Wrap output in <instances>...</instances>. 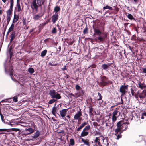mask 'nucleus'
<instances>
[{
    "instance_id": "6e6552de",
    "label": "nucleus",
    "mask_w": 146,
    "mask_h": 146,
    "mask_svg": "<svg viewBox=\"0 0 146 146\" xmlns=\"http://www.w3.org/2000/svg\"><path fill=\"white\" fill-rule=\"evenodd\" d=\"M33 18L34 20H40L42 17L43 15L41 13H39L38 14H35L34 13H33Z\"/></svg>"
},
{
    "instance_id": "f3484780",
    "label": "nucleus",
    "mask_w": 146,
    "mask_h": 146,
    "mask_svg": "<svg viewBox=\"0 0 146 146\" xmlns=\"http://www.w3.org/2000/svg\"><path fill=\"white\" fill-rule=\"evenodd\" d=\"M13 7V6L10 5V9L7 10V16H11V15Z\"/></svg>"
},
{
    "instance_id": "473e14b6",
    "label": "nucleus",
    "mask_w": 146,
    "mask_h": 146,
    "mask_svg": "<svg viewBox=\"0 0 146 146\" xmlns=\"http://www.w3.org/2000/svg\"><path fill=\"white\" fill-rule=\"evenodd\" d=\"M103 9L104 10H106V9H109L110 10H113L112 8L108 5H106V6L104 7H103Z\"/></svg>"
},
{
    "instance_id": "2f4dec72",
    "label": "nucleus",
    "mask_w": 146,
    "mask_h": 146,
    "mask_svg": "<svg viewBox=\"0 0 146 146\" xmlns=\"http://www.w3.org/2000/svg\"><path fill=\"white\" fill-rule=\"evenodd\" d=\"M90 129V126L89 125H88L86 126L83 130L87 132H89V130Z\"/></svg>"
},
{
    "instance_id": "5701e85b",
    "label": "nucleus",
    "mask_w": 146,
    "mask_h": 146,
    "mask_svg": "<svg viewBox=\"0 0 146 146\" xmlns=\"http://www.w3.org/2000/svg\"><path fill=\"white\" fill-rule=\"evenodd\" d=\"M16 33L15 31H13L11 33V34L10 35V37L11 38V39H10L11 42L15 38V37Z\"/></svg>"
},
{
    "instance_id": "c85d7f7f",
    "label": "nucleus",
    "mask_w": 146,
    "mask_h": 146,
    "mask_svg": "<svg viewBox=\"0 0 146 146\" xmlns=\"http://www.w3.org/2000/svg\"><path fill=\"white\" fill-rule=\"evenodd\" d=\"M60 10V8L59 6H56L54 8V11L55 12V13H57V12H58Z\"/></svg>"
},
{
    "instance_id": "0e129e2a",
    "label": "nucleus",
    "mask_w": 146,
    "mask_h": 146,
    "mask_svg": "<svg viewBox=\"0 0 146 146\" xmlns=\"http://www.w3.org/2000/svg\"><path fill=\"white\" fill-rule=\"evenodd\" d=\"M6 129H0V131H6Z\"/></svg>"
},
{
    "instance_id": "b1692460",
    "label": "nucleus",
    "mask_w": 146,
    "mask_h": 146,
    "mask_svg": "<svg viewBox=\"0 0 146 146\" xmlns=\"http://www.w3.org/2000/svg\"><path fill=\"white\" fill-rule=\"evenodd\" d=\"M19 19V16L18 15H16L15 14L14 16L13 23H14L17 22Z\"/></svg>"
},
{
    "instance_id": "bb28decb",
    "label": "nucleus",
    "mask_w": 146,
    "mask_h": 146,
    "mask_svg": "<svg viewBox=\"0 0 146 146\" xmlns=\"http://www.w3.org/2000/svg\"><path fill=\"white\" fill-rule=\"evenodd\" d=\"M82 141L87 145H89V140L87 139H84L83 138H82Z\"/></svg>"
},
{
    "instance_id": "bf43d9fd",
    "label": "nucleus",
    "mask_w": 146,
    "mask_h": 146,
    "mask_svg": "<svg viewBox=\"0 0 146 146\" xmlns=\"http://www.w3.org/2000/svg\"><path fill=\"white\" fill-rule=\"evenodd\" d=\"M64 74H65V76H64V77L65 78H66V79L68 78V75L67 74H66L65 73H64Z\"/></svg>"
},
{
    "instance_id": "7ed1b4c3",
    "label": "nucleus",
    "mask_w": 146,
    "mask_h": 146,
    "mask_svg": "<svg viewBox=\"0 0 146 146\" xmlns=\"http://www.w3.org/2000/svg\"><path fill=\"white\" fill-rule=\"evenodd\" d=\"M111 108L112 110H113L112 114V120L113 122H115L117 117L120 115V112L118 111L119 106L116 107V106H113L111 107Z\"/></svg>"
},
{
    "instance_id": "1a4fd4ad",
    "label": "nucleus",
    "mask_w": 146,
    "mask_h": 146,
    "mask_svg": "<svg viewBox=\"0 0 146 146\" xmlns=\"http://www.w3.org/2000/svg\"><path fill=\"white\" fill-rule=\"evenodd\" d=\"M110 117H109L108 120L106 121V126H109L110 128H111L114 125L113 123L114 122H111V120L110 119Z\"/></svg>"
},
{
    "instance_id": "4be33fe9",
    "label": "nucleus",
    "mask_w": 146,
    "mask_h": 146,
    "mask_svg": "<svg viewBox=\"0 0 146 146\" xmlns=\"http://www.w3.org/2000/svg\"><path fill=\"white\" fill-rule=\"evenodd\" d=\"M89 132L84 131L83 130L81 134V137H84L87 136L89 134Z\"/></svg>"
},
{
    "instance_id": "864d4df0",
    "label": "nucleus",
    "mask_w": 146,
    "mask_h": 146,
    "mask_svg": "<svg viewBox=\"0 0 146 146\" xmlns=\"http://www.w3.org/2000/svg\"><path fill=\"white\" fill-rule=\"evenodd\" d=\"M7 24H8L11 19V16H7Z\"/></svg>"
},
{
    "instance_id": "774afa93",
    "label": "nucleus",
    "mask_w": 146,
    "mask_h": 146,
    "mask_svg": "<svg viewBox=\"0 0 146 146\" xmlns=\"http://www.w3.org/2000/svg\"><path fill=\"white\" fill-rule=\"evenodd\" d=\"M134 1L135 4H137V2L139 1V0H133Z\"/></svg>"
},
{
    "instance_id": "0eeeda50",
    "label": "nucleus",
    "mask_w": 146,
    "mask_h": 146,
    "mask_svg": "<svg viewBox=\"0 0 146 146\" xmlns=\"http://www.w3.org/2000/svg\"><path fill=\"white\" fill-rule=\"evenodd\" d=\"M82 115L81 111L80 109L78 111L77 113H76L74 117V119L75 120H81V117Z\"/></svg>"
},
{
    "instance_id": "9b49d317",
    "label": "nucleus",
    "mask_w": 146,
    "mask_h": 146,
    "mask_svg": "<svg viewBox=\"0 0 146 146\" xmlns=\"http://www.w3.org/2000/svg\"><path fill=\"white\" fill-rule=\"evenodd\" d=\"M77 91V92L75 94L76 98L82 96L84 95V92L82 89H81Z\"/></svg>"
},
{
    "instance_id": "aec40b11",
    "label": "nucleus",
    "mask_w": 146,
    "mask_h": 146,
    "mask_svg": "<svg viewBox=\"0 0 146 146\" xmlns=\"http://www.w3.org/2000/svg\"><path fill=\"white\" fill-rule=\"evenodd\" d=\"M138 87L140 88L141 89H143L146 87V86L144 83H141L139 81L138 82Z\"/></svg>"
},
{
    "instance_id": "8fccbe9b",
    "label": "nucleus",
    "mask_w": 146,
    "mask_h": 146,
    "mask_svg": "<svg viewBox=\"0 0 146 146\" xmlns=\"http://www.w3.org/2000/svg\"><path fill=\"white\" fill-rule=\"evenodd\" d=\"M75 88H76V89L77 90V91L81 89H82L81 88V87H80V86L78 84H77L76 85V86H75Z\"/></svg>"
},
{
    "instance_id": "69168bd1",
    "label": "nucleus",
    "mask_w": 146,
    "mask_h": 146,
    "mask_svg": "<svg viewBox=\"0 0 146 146\" xmlns=\"http://www.w3.org/2000/svg\"><path fill=\"white\" fill-rule=\"evenodd\" d=\"M121 103H119L118 104H123V100L122 98H121Z\"/></svg>"
},
{
    "instance_id": "ea45409f",
    "label": "nucleus",
    "mask_w": 146,
    "mask_h": 146,
    "mask_svg": "<svg viewBox=\"0 0 146 146\" xmlns=\"http://www.w3.org/2000/svg\"><path fill=\"white\" fill-rule=\"evenodd\" d=\"M58 135L60 137H62L65 135L64 131H61V132H58Z\"/></svg>"
},
{
    "instance_id": "f8f14e48",
    "label": "nucleus",
    "mask_w": 146,
    "mask_h": 146,
    "mask_svg": "<svg viewBox=\"0 0 146 146\" xmlns=\"http://www.w3.org/2000/svg\"><path fill=\"white\" fill-rule=\"evenodd\" d=\"M58 19V13H55L52 16V21L53 23H55Z\"/></svg>"
},
{
    "instance_id": "f03ea898",
    "label": "nucleus",
    "mask_w": 146,
    "mask_h": 146,
    "mask_svg": "<svg viewBox=\"0 0 146 146\" xmlns=\"http://www.w3.org/2000/svg\"><path fill=\"white\" fill-rule=\"evenodd\" d=\"M44 2L43 0H33L31 4V7L33 11L35 9L36 12L37 13L39 6L41 7Z\"/></svg>"
},
{
    "instance_id": "a211bd4d",
    "label": "nucleus",
    "mask_w": 146,
    "mask_h": 146,
    "mask_svg": "<svg viewBox=\"0 0 146 146\" xmlns=\"http://www.w3.org/2000/svg\"><path fill=\"white\" fill-rule=\"evenodd\" d=\"M100 139L98 137H96L94 141V146H102L100 145V143L99 141Z\"/></svg>"
},
{
    "instance_id": "393cba45",
    "label": "nucleus",
    "mask_w": 146,
    "mask_h": 146,
    "mask_svg": "<svg viewBox=\"0 0 146 146\" xmlns=\"http://www.w3.org/2000/svg\"><path fill=\"white\" fill-rule=\"evenodd\" d=\"M122 131L120 132L119 134L118 133H115V135L117 136V139L118 140L119 139L122 137L121 133L123 132Z\"/></svg>"
},
{
    "instance_id": "7c9ffc66",
    "label": "nucleus",
    "mask_w": 146,
    "mask_h": 146,
    "mask_svg": "<svg viewBox=\"0 0 146 146\" xmlns=\"http://www.w3.org/2000/svg\"><path fill=\"white\" fill-rule=\"evenodd\" d=\"M47 52V50H45L42 52L41 54V56L42 57H44L46 54Z\"/></svg>"
},
{
    "instance_id": "680f3d73",
    "label": "nucleus",
    "mask_w": 146,
    "mask_h": 146,
    "mask_svg": "<svg viewBox=\"0 0 146 146\" xmlns=\"http://www.w3.org/2000/svg\"><path fill=\"white\" fill-rule=\"evenodd\" d=\"M82 129V127L80 126L77 129V132H78L79 131H80Z\"/></svg>"
},
{
    "instance_id": "79ce46f5",
    "label": "nucleus",
    "mask_w": 146,
    "mask_h": 146,
    "mask_svg": "<svg viewBox=\"0 0 146 146\" xmlns=\"http://www.w3.org/2000/svg\"><path fill=\"white\" fill-rule=\"evenodd\" d=\"M98 96H99V98L96 99V100L97 101H98V100H101L102 98L101 94L99 92L98 93Z\"/></svg>"
},
{
    "instance_id": "20e7f679",
    "label": "nucleus",
    "mask_w": 146,
    "mask_h": 146,
    "mask_svg": "<svg viewBox=\"0 0 146 146\" xmlns=\"http://www.w3.org/2000/svg\"><path fill=\"white\" fill-rule=\"evenodd\" d=\"M111 83V81L108 80V78L105 76H103L101 77V82L99 83L100 86L103 87Z\"/></svg>"
},
{
    "instance_id": "338daca9",
    "label": "nucleus",
    "mask_w": 146,
    "mask_h": 146,
    "mask_svg": "<svg viewBox=\"0 0 146 146\" xmlns=\"http://www.w3.org/2000/svg\"><path fill=\"white\" fill-rule=\"evenodd\" d=\"M142 116H146V112L143 113L141 114Z\"/></svg>"
},
{
    "instance_id": "412c9836",
    "label": "nucleus",
    "mask_w": 146,
    "mask_h": 146,
    "mask_svg": "<svg viewBox=\"0 0 146 146\" xmlns=\"http://www.w3.org/2000/svg\"><path fill=\"white\" fill-rule=\"evenodd\" d=\"M117 128L114 130V131L115 133H120L121 131V126L119 125V124H118V125H117Z\"/></svg>"
},
{
    "instance_id": "c03bdc74",
    "label": "nucleus",
    "mask_w": 146,
    "mask_h": 146,
    "mask_svg": "<svg viewBox=\"0 0 146 146\" xmlns=\"http://www.w3.org/2000/svg\"><path fill=\"white\" fill-rule=\"evenodd\" d=\"M87 122H84L83 123H82L81 125H80V126L82 128H83L85 125H87Z\"/></svg>"
},
{
    "instance_id": "e433bc0d",
    "label": "nucleus",
    "mask_w": 146,
    "mask_h": 146,
    "mask_svg": "<svg viewBox=\"0 0 146 146\" xmlns=\"http://www.w3.org/2000/svg\"><path fill=\"white\" fill-rule=\"evenodd\" d=\"M28 71L30 74H32L34 72V70L33 68H30L28 70Z\"/></svg>"
},
{
    "instance_id": "9d476101",
    "label": "nucleus",
    "mask_w": 146,
    "mask_h": 146,
    "mask_svg": "<svg viewBox=\"0 0 146 146\" xmlns=\"http://www.w3.org/2000/svg\"><path fill=\"white\" fill-rule=\"evenodd\" d=\"M139 96L141 100L146 97V90H143L142 92L139 94Z\"/></svg>"
},
{
    "instance_id": "de8ad7c7",
    "label": "nucleus",
    "mask_w": 146,
    "mask_h": 146,
    "mask_svg": "<svg viewBox=\"0 0 146 146\" xmlns=\"http://www.w3.org/2000/svg\"><path fill=\"white\" fill-rule=\"evenodd\" d=\"M57 32V30L56 28L54 27L52 31V34L56 33Z\"/></svg>"
},
{
    "instance_id": "58836bf2",
    "label": "nucleus",
    "mask_w": 146,
    "mask_h": 146,
    "mask_svg": "<svg viewBox=\"0 0 146 146\" xmlns=\"http://www.w3.org/2000/svg\"><path fill=\"white\" fill-rule=\"evenodd\" d=\"M88 28L87 27V25H86V27L84 28L83 31V33L84 34H86L88 33Z\"/></svg>"
},
{
    "instance_id": "dca6fc26",
    "label": "nucleus",
    "mask_w": 146,
    "mask_h": 146,
    "mask_svg": "<svg viewBox=\"0 0 146 146\" xmlns=\"http://www.w3.org/2000/svg\"><path fill=\"white\" fill-rule=\"evenodd\" d=\"M68 109H64L60 111V114L61 116L63 118L65 117L66 114V113Z\"/></svg>"
},
{
    "instance_id": "ddd939ff",
    "label": "nucleus",
    "mask_w": 146,
    "mask_h": 146,
    "mask_svg": "<svg viewBox=\"0 0 146 146\" xmlns=\"http://www.w3.org/2000/svg\"><path fill=\"white\" fill-rule=\"evenodd\" d=\"M129 124L128 122H126L123 123L121 125V131L123 132V131L126 130L128 128V126L126 124Z\"/></svg>"
},
{
    "instance_id": "cd10ccee",
    "label": "nucleus",
    "mask_w": 146,
    "mask_h": 146,
    "mask_svg": "<svg viewBox=\"0 0 146 146\" xmlns=\"http://www.w3.org/2000/svg\"><path fill=\"white\" fill-rule=\"evenodd\" d=\"M57 108L55 107V106H54L53 107L52 110V113L54 115H55L57 113H56V110H57Z\"/></svg>"
},
{
    "instance_id": "4d7b16f0",
    "label": "nucleus",
    "mask_w": 146,
    "mask_h": 146,
    "mask_svg": "<svg viewBox=\"0 0 146 146\" xmlns=\"http://www.w3.org/2000/svg\"><path fill=\"white\" fill-rule=\"evenodd\" d=\"M131 93L132 95L133 96H134V91L133 89L132 88H131Z\"/></svg>"
},
{
    "instance_id": "09e8293b",
    "label": "nucleus",
    "mask_w": 146,
    "mask_h": 146,
    "mask_svg": "<svg viewBox=\"0 0 146 146\" xmlns=\"http://www.w3.org/2000/svg\"><path fill=\"white\" fill-rule=\"evenodd\" d=\"M123 121V120H121L120 121L118 122L117 123V125H118L119 124V125L121 126V125L123 124V123H124Z\"/></svg>"
},
{
    "instance_id": "39448f33",
    "label": "nucleus",
    "mask_w": 146,
    "mask_h": 146,
    "mask_svg": "<svg viewBox=\"0 0 146 146\" xmlns=\"http://www.w3.org/2000/svg\"><path fill=\"white\" fill-rule=\"evenodd\" d=\"M49 94L51 98H55L56 99H60L61 97L60 95L54 90H50L49 91Z\"/></svg>"
},
{
    "instance_id": "603ef678",
    "label": "nucleus",
    "mask_w": 146,
    "mask_h": 146,
    "mask_svg": "<svg viewBox=\"0 0 146 146\" xmlns=\"http://www.w3.org/2000/svg\"><path fill=\"white\" fill-rule=\"evenodd\" d=\"M22 22L24 25L25 26L26 25V19L25 18L23 19Z\"/></svg>"
},
{
    "instance_id": "72a5a7b5",
    "label": "nucleus",
    "mask_w": 146,
    "mask_h": 146,
    "mask_svg": "<svg viewBox=\"0 0 146 146\" xmlns=\"http://www.w3.org/2000/svg\"><path fill=\"white\" fill-rule=\"evenodd\" d=\"M16 7L18 11L20 12L21 10V8L19 3H17Z\"/></svg>"
},
{
    "instance_id": "37998d69",
    "label": "nucleus",
    "mask_w": 146,
    "mask_h": 146,
    "mask_svg": "<svg viewBox=\"0 0 146 146\" xmlns=\"http://www.w3.org/2000/svg\"><path fill=\"white\" fill-rule=\"evenodd\" d=\"M89 113L90 114H92V111H93V108L92 107H89Z\"/></svg>"
},
{
    "instance_id": "a18cd8bd",
    "label": "nucleus",
    "mask_w": 146,
    "mask_h": 146,
    "mask_svg": "<svg viewBox=\"0 0 146 146\" xmlns=\"http://www.w3.org/2000/svg\"><path fill=\"white\" fill-rule=\"evenodd\" d=\"M13 68L11 69V70H10V73L9 74V75L11 76V78L13 80V78L12 77V76L13 75Z\"/></svg>"
},
{
    "instance_id": "49530a36",
    "label": "nucleus",
    "mask_w": 146,
    "mask_h": 146,
    "mask_svg": "<svg viewBox=\"0 0 146 146\" xmlns=\"http://www.w3.org/2000/svg\"><path fill=\"white\" fill-rule=\"evenodd\" d=\"M48 64L51 66H55L57 65V64L53 63V62H50L48 63Z\"/></svg>"
},
{
    "instance_id": "5fc2aeb1",
    "label": "nucleus",
    "mask_w": 146,
    "mask_h": 146,
    "mask_svg": "<svg viewBox=\"0 0 146 146\" xmlns=\"http://www.w3.org/2000/svg\"><path fill=\"white\" fill-rule=\"evenodd\" d=\"M93 124L94 127H96L98 126V123L96 122H93Z\"/></svg>"
},
{
    "instance_id": "e2e57ef3",
    "label": "nucleus",
    "mask_w": 146,
    "mask_h": 146,
    "mask_svg": "<svg viewBox=\"0 0 146 146\" xmlns=\"http://www.w3.org/2000/svg\"><path fill=\"white\" fill-rule=\"evenodd\" d=\"M69 95L70 96H73V97H76V96H75V95H74L72 93H70L69 94Z\"/></svg>"
},
{
    "instance_id": "6ab92c4d",
    "label": "nucleus",
    "mask_w": 146,
    "mask_h": 146,
    "mask_svg": "<svg viewBox=\"0 0 146 146\" xmlns=\"http://www.w3.org/2000/svg\"><path fill=\"white\" fill-rule=\"evenodd\" d=\"M40 135V132L39 131L37 130L36 132L35 133L32 137L34 139H36L38 138Z\"/></svg>"
},
{
    "instance_id": "4468645a",
    "label": "nucleus",
    "mask_w": 146,
    "mask_h": 146,
    "mask_svg": "<svg viewBox=\"0 0 146 146\" xmlns=\"http://www.w3.org/2000/svg\"><path fill=\"white\" fill-rule=\"evenodd\" d=\"M112 63H108V64H104L102 65L101 68L102 70H106L110 68Z\"/></svg>"
},
{
    "instance_id": "423d86ee",
    "label": "nucleus",
    "mask_w": 146,
    "mask_h": 146,
    "mask_svg": "<svg viewBox=\"0 0 146 146\" xmlns=\"http://www.w3.org/2000/svg\"><path fill=\"white\" fill-rule=\"evenodd\" d=\"M128 85H122L120 88L119 91L121 93V96H123L127 92L126 90H128Z\"/></svg>"
},
{
    "instance_id": "f257e3e1",
    "label": "nucleus",
    "mask_w": 146,
    "mask_h": 146,
    "mask_svg": "<svg viewBox=\"0 0 146 146\" xmlns=\"http://www.w3.org/2000/svg\"><path fill=\"white\" fill-rule=\"evenodd\" d=\"M92 27L94 29V35L98 36V37H96V38L99 40L100 42H103L107 36V34L102 33L99 28L96 25H93Z\"/></svg>"
},
{
    "instance_id": "a19ab883",
    "label": "nucleus",
    "mask_w": 146,
    "mask_h": 146,
    "mask_svg": "<svg viewBox=\"0 0 146 146\" xmlns=\"http://www.w3.org/2000/svg\"><path fill=\"white\" fill-rule=\"evenodd\" d=\"M70 144L71 145H73L74 144V141L73 139H70Z\"/></svg>"
},
{
    "instance_id": "13d9d810",
    "label": "nucleus",
    "mask_w": 146,
    "mask_h": 146,
    "mask_svg": "<svg viewBox=\"0 0 146 146\" xmlns=\"http://www.w3.org/2000/svg\"><path fill=\"white\" fill-rule=\"evenodd\" d=\"M10 5L13 6L14 5V2L13 0H10Z\"/></svg>"
},
{
    "instance_id": "6e6d98bb",
    "label": "nucleus",
    "mask_w": 146,
    "mask_h": 146,
    "mask_svg": "<svg viewBox=\"0 0 146 146\" xmlns=\"http://www.w3.org/2000/svg\"><path fill=\"white\" fill-rule=\"evenodd\" d=\"M12 130L13 131H20V129L18 128H13Z\"/></svg>"
},
{
    "instance_id": "f704fd0d",
    "label": "nucleus",
    "mask_w": 146,
    "mask_h": 146,
    "mask_svg": "<svg viewBox=\"0 0 146 146\" xmlns=\"http://www.w3.org/2000/svg\"><path fill=\"white\" fill-rule=\"evenodd\" d=\"M9 54L10 58H11L12 57L13 55V52L12 49L11 48H10L9 50Z\"/></svg>"
},
{
    "instance_id": "052dcab7",
    "label": "nucleus",
    "mask_w": 146,
    "mask_h": 146,
    "mask_svg": "<svg viewBox=\"0 0 146 146\" xmlns=\"http://www.w3.org/2000/svg\"><path fill=\"white\" fill-rule=\"evenodd\" d=\"M0 115L1 116L2 120V121H3L4 120V116H3L2 114H0Z\"/></svg>"
},
{
    "instance_id": "2eb2a0df",
    "label": "nucleus",
    "mask_w": 146,
    "mask_h": 146,
    "mask_svg": "<svg viewBox=\"0 0 146 146\" xmlns=\"http://www.w3.org/2000/svg\"><path fill=\"white\" fill-rule=\"evenodd\" d=\"M35 125H34V129H33L31 127H29L27 129H26L25 131L26 132L27 134H31L33 133L35 128Z\"/></svg>"
},
{
    "instance_id": "4c0bfd02",
    "label": "nucleus",
    "mask_w": 146,
    "mask_h": 146,
    "mask_svg": "<svg viewBox=\"0 0 146 146\" xmlns=\"http://www.w3.org/2000/svg\"><path fill=\"white\" fill-rule=\"evenodd\" d=\"M140 70L141 73L146 74V67L145 68H142L140 69Z\"/></svg>"
},
{
    "instance_id": "c756f323",
    "label": "nucleus",
    "mask_w": 146,
    "mask_h": 146,
    "mask_svg": "<svg viewBox=\"0 0 146 146\" xmlns=\"http://www.w3.org/2000/svg\"><path fill=\"white\" fill-rule=\"evenodd\" d=\"M126 15L128 18L131 20H132L133 19H135L132 15L131 14L128 13V14H126Z\"/></svg>"
},
{
    "instance_id": "a878e982",
    "label": "nucleus",
    "mask_w": 146,
    "mask_h": 146,
    "mask_svg": "<svg viewBox=\"0 0 146 146\" xmlns=\"http://www.w3.org/2000/svg\"><path fill=\"white\" fill-rule=\"evenodd\" d=\"M14 24H13V23H12L7 33V34L13 31L14 27Z\"/></svg>"
},
{
    "instance_id": "3c124183",
    "label": "nucleus",
    "mask_w": 146,
    "mask_h": 146,
    "mask_svg": "<svg viewBox=\"0 0 146 146\" xmlns=\"http://www.w3.org/2000/svg\"><path fill=\"white\" fill-rule=\"evenodd\" d=\"M13 101L16 102L18 101V97L17 96H16L13 98Z\"/></svg>"
},
{
    "instance_id": "c9c22d12",
    "label": "nucleus",
    "mask_w": 146,
    "mask_h": 146,
    "mask_svg": "<svg viewBox=\"0 0 146 146\" xmlns=\"http://www.w3.org/2000/svg\"><path fill=\"white\" fill-rule=\"evenodd\" d=\"M56 101H57V99H55V98H53L49 101L48 103L49 104H51Z\"/></svg>"
}]
</instances>
